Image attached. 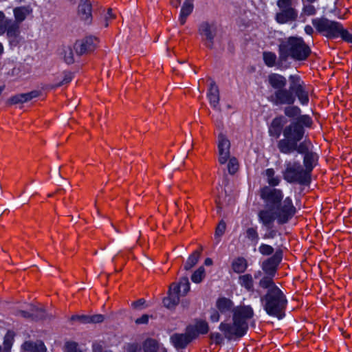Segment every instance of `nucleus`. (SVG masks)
<instances>
[{"label": "nucleus", "mask_w": 352, "mask_h": 352, "mask_svg": "<svg viewBox=\"0 0 352 352\" xmlns=\"http://www.w3.org/2000/svg\"><path fill=\"white\" fill-rule=\"evenodd\" d=\"M217 310H212L210 313V320L217 322L220 320V314L227 315L231 311L233 313L232 322H223L219 325V330L229 340L243 336L248 329V321L252 318L254 311L250 305H241L233 308L232 301L227 298L221 297L216 302Z\"/></svg>", "instance_id": "1"}, {"label": "nucleus", "mask_w": 352, "mask_h": 352, "mask_svg": "<svg viewBox=\"0 0 352 352\" xmlns=\"http://www.w3.org/2000/svg\"><path fill=\"white\" fill-rule=\"evenodd\" d=\"M283 139L278 142L277 147L279 151L284 154H291L294 151L305 152L309 146V140H305L298 144L305 134L302 125L292 122L283 130Z\"/></svg>", "instance_id": "2"}, {"label": "nucleus", "mask_w": 352, "mask_h": 352, "mask_svg": "<svg viewBox=\"0 0 352 352\" xmlns=\"http://www.w3.org/2000/svg\"><path fill=\"white\" fill-rule=\"evenodd\" d=\"M296 212L291 198L286 197L276 207L261 210L258 212V219L266 227H270L275 220L278 224H285L293 217Z\"/></svg>", "instance_id": "3"}, {"label": "nucleus", "mask_w": 352, "mask_h": 352, "mask_svg": "<svg viewBox=\"0 0 352 352\" xmlns=\"http://www.w3.org/2000/svg\"><path fill=\"white\" fill-rule=\"evenodd\" d=\"M310 53L309 47L300 37H289L279 45V58L282 60H286L288 57L296 60H304Z\"/></svg>", "instance_id": "4"}, {"label": "nucleus", "mask_w": 352, "mask_h": 352, "mask_svg": "<svg viewBox=\"0 0 352 352\" xmlns=\"http://www.w3.org/2000/svg\"><path fill=\"white\" fill-rule=\"evenodd\" d=\"M312 24L319 32L327 38H336L340 37L346 42L352 43V34L338 21L318 18L313 19Z\"/></svg>", "instance_id": "5"}, {"label": "nucleus", "mask_w": 352, "mask_h": 352, "mask_svg": "<svg viewBox=\"0 0 352 352\" xmlns=\"http://www.w3.org/2000/svg\"><path fill=\"white\" fill-rule=\"evenodd\" d=\"M264 309L270 315L281 318L283 311L287 305V299L279 288L267 291L266 294L261 298Z\"/></svg>", "instance_id": "6"}, {"label": "nucleus", "mask_w": 352, "mask_h": 352, "mask_svg": "<svg viewBox=\"0 0 352 352\" xmlns=\"http://www.w3.org/2000/svg\"><path fill=\"white\" fill-rule=\"evenodd\" d=\"M285 170L283 176L285 180L289 183L307 184L309 181L308 171L301 166L299 162L295 161H287L285 163Z\"/></svg>", "instance_id": "7"}, {"label": "nucleus", "mask_w": 352, "mask_h": 352, "mask_svg": "<svg viewBox=\"0 0 352 352\" xmlns=\"http://www.w3.org/2000/svg\"><path fill=\"white\" fill-rule=\"evenodd\" d=\"M278 11L276 14V20L278 23H286L295 21L297 11L292 6V0H278Z\"/></svg>", "instance_id": "8"}, {"label": "nucleus", "mask_w": 352, "mask_h": 352, "mask_svg": "<svg viewBox=\"0 0 352 352\" xmlns=\"http://www.w3.org/2000/svg\"><path fill=\"white\" fill-rule=\"evenodd\" d=\"M261 197L265 202L267 208H274L281 204L283 194L280 189L265 186L261 191Z\"/></svg>", "instance_id": "9"}, {"label": "nucleus", "mask_w": 352, "mask_h": 352, "mask_svg": "<svg viewBox=\"0 0 352 352\" xmlns=\"http://www.w3.org/2000/svg\"><path fill=\"white\" fill-rule=\"evenodd\" d=\"M19 25L16 22L6 16L4 13L0 11V35L6 34L10 40L15 39L19 34Z\"/></svg>", "instance_id": "10"}, {"label": "nucleus", "mask_w": 352, "mask_h": 352, "mask_svg": "<svg viewBox=\"0 0 352 352\" xmlns=\"http://www.w3.org/2000/svg\"><path fill=\"white\" fill-rule=\"evenodd\" d=\"M199 32L205 42V45L212 48L214 38L217 33V25L213 23L203 22L199 27Z\"/></svg>", "instance_id": "11"}, {"label": "nucleus", "mask_w": 352, "mask_h": 352, "mask_svg": "<svg viewBox=\"0 0 352 352\" xmlns=\"http://www.w3.org/2000/svg\"><path fill=\"white\" fill-rule=\"evenodd\" d=\"M271 102L276 105L288 104L294 103L296 97L292 91L285 88L275 91L270 98Z\"/></svg>", "instance_id": "12"}, {"label": "nucleus", "mask_w": 352, "mask_h": 352, "mask_svg": "<svg viewBox=\"0 0 352 352\" xmlns=\"http://www.w3.org/2000/svg\"><path fill=\"white\" fill-rule=\"evenodd\" d=\"M217 149L219 162L221 164H226L230 157V142L223 133L218 135Z\"/></svg>", "instance_id": "13"}, {"label": "nucleus", "mask_w": 352, "mask_h": 352, "mask_svg": "<svg viewBox=\"0 0 352 352\" xmlns=\"http://www.w3.org/2000/svg\"><path fill=\"white\" fill-rule=\"evenodd\" d=\"M283 258V253L277 250L275 254L262 263V269L266 275L274 276L278 265Z\"/></svg>", "instance_id": "14"}, {"label": "nucleus", "mask_w": 352, "mask_h": 352, "mask_svg": "<svg viewBox=\"0 0 352 352\" xmlns=\"http://www.w3.org/2000/svg\"><path fill=\"white\" fill-rule=\"evenodd\" d=\"M97 45V38L94 36H89L76 41L74 44V49L78 54L81 55L93 51Z\"/></svg>", "instance_id": "15"}, {"label": "nucleus", "mask_w": 352, "mask_h": 352, "mask_svg": "<svg viewBox=\"0 0 352 352\" xmlns=\"http://www.w3.org/2000/svg\"><path fill=\"white\" fill-rule=\"evenodd\" d=\"M287 122L286 118L283 116L274 118L269 126V135L275 138H278L280 135L283 126Z\"/></svg>", "instance_id": "16"}, {"label": "nucleus", "mask_w": 352, "mask_h": 352, "mask_svg": "<svg viewBox=\"0 0 352 352\" xmlns=\"http://www.w3.org/2000/svg\"><path fill=\"white\" fill-rule=\"evenodd\" d=\"M175 285H170L168 289V296L163 300L164 305L168 308L172 309L175 307L179 302L180 297L182 296L178 291H177Z\"/></svg>", "instance_id": "17"}, {"label": "nucleus", "mask_w": 352, "mask_h": 352, "mask_svg": "<svg viewBox=\"0 0 352 352\" xmlns=\"http://www.w3.org/2000/svg\"><path fill=\"white\" fill-rule=\"evenodd\" d=\"M170 342L177 349L185 348L191 341L192 338L188 333H175L170 336Z\"/></svg>", "instance_id": "18"}, {"label": "nucleus", "mask_w": 352, "mask_h": 352, "mask_svg": "<svg viewBox=\"0 0 352 352\" xmlns=\"http://www.w3.org/2000/svg\"><path fill=\"white\" fill-rule=\"evenodd\" d=\"M312 147V144L309 141V146L307 150L303 153H299L300 154H304V165L305 166L306 171L308 173L312 170L313 168L316 166L318 161V156L316 153L311 152L310 150Z\"/></svg>", "instance_id": "19"}, {"label": "nucleus", "mask_w": 352, "mask_h": 352, "mask_svg": "<svg viewBox=\"0 0 352 352\" xmlns=\"http://www.w3.org/2000/svg\"><path fill=\"white\" fill-rule=\"evenodd\" d=\"M78 13L80 19L87 23L91 19V6L88 0H80L78 5Z\"/></svg>", "instance_id": "20"}, {"label": "nucleus", "mask_w": 352, "mask_h": 352, "mask_svg": "<svg viewBox=\"0 0 352 352\" xmlns=\"http://www.w3.org/2000/svg\"><path fill=\"white\" fill-rule=\"evenodd\" d=\"M38 96L39 92L38 91H32L29 93L20 94L11 97L8 100V103H9L10 104L23 103L30 101L32 99L38 97Z\"/></svg>", "instance_id": "21"}, {"label": "nucleus", "mask_w": 352, "mask_h": 352, "mask_svg": "<svg viewBox=\"0 0 352 352\" xmlns=\"http://www.w3.org/2000/svg\"><path fill=\"white\" fill-rule=\"evenodd\" d=\"M210 105L217 109L219 103V91L217 85L214 81L210 84V87L207 94Z\"/></svg>", "instance_id": "22"}, {"label": "nucleus", "mask_w": 352, "mask_h": 352, "mask_svg": "<svg viewBox=\"0 0 352 352\" xmlns=\"http://www.w3.org/2000/svg\"><path fill=\"white\" fill-rule=\"evenodd\" d=\"M268 82L270 86L276 90L282 89L287 85L285 77L278 74H271L268 76Z\"/></svg>", "instance_id": "23"}, {"label": "nucleus", "mask_w": 352, "mask_h": 352, "mask_svg": "<svg viewBox=\"0 0 352 352\" xmlns=\"http://www.w3.org/2000/svg\"><path fill=\"white\" fill-rule=\"evenodd\" d=\"M32 8L28 6L15 8L13 10L15 19L14 22H16L17 25L19 26L20 23L23 21L26 17L32 13Z\"/></svg>", "instance_id": "24"}, {"label": "nucleus", "mask_w": 352, "mask_h": 352, "mask_svg": "<svg viewBox=\"0 0 352 352\" xmlns=\"http://www.w3.org/2000/svg\"><path fill=\"white\" fill-rule=\"evenodd\" d=\"M21 349L23 352H46L47 351L43 342L41 341L36 342H25L22 344Z\"/></svg>", "instance_id": "25"}, {"label": "nucleus", "mask_w": 352, "mask_h": 352, "mask_svg": "<svg viewBox=\"0 0 352 352\" xmlns=\"http://www.w3.org/2000/svg\"><path fill=\"white\" fill-rule=\"evenodd\" d=\"M193 8L194 0H185L179 17L181 25H184L186 23L187 17L192 12Z\"/></svg>", "instance_id": "26"}, {"label": "nucleus", "mask_w": 352, "mask_h": 352, "mask_svg": "<svg viewBox=\"0 0 352 352\" xmlns=\"http://www.w3.org/2000/svg\"><path fill=\"white\" fill-rule=\"evenodd\" d=\"M171 285L176 286L175 289L178 291L182 296H186L190 291V283L187 277H183L178 283H173Z\"/></svg>", "instance_id": "27"}, {"label": "nucleus", "mask_w": 352, "mask_h": 352, "mask_svg": "<svg viewBox=\"0 0 352 352\" xmlns=\"http://www.w3.org/2000/svg\"><path fill=\"white\" fill-rule=\"evenodd\" d=\"M248 267L247 261L243 257H238L235 258L232 263V268L236 273L244 272Z\"/></svg>", "instance_id": "28"}, {"label": "nucleus", "mask_w": 352, "mask_h": 352, "mask_svg": "<svg viewBox=\"0 0 352 352\" xmlns=\"http://www.w3.org/2000/svg\"><path fill=\"white\" fill-rule=\"evenodd\" d=\"M201 253V250H195L188 258L185 265L184 270H190L192 269L199 261Z\"/></svg>", "instance_id": "29"}, {"label": "nucleus", "mask_w": 352, "mask_h": 352, "mask_svg": "<svg viewBox=\"0 0 352 352\" xmlns=\"http://www.w3.org/2000/svg\"><path fill=\"white\" fill-rule=\"evenodd\" d=\"M290 82V90L292 91H296L306 85L298 75H291L289 78Z\"/></svg>", "instance_id": "30"}, {"label": "nucleus", "mask_w": 352, "mask_h": 352, "mask_svg": "<svg viewBox=\"0 0 352 352\" xmlns=\"http://www.w3.org/2000/svg\"><path fill=\"white\" fill-rule=\"evenodd\" d=\"M239 283L242 287H245L247 290H253L254 280L252 275L246 274L240 276L239 278Z\"/></svg>", "instance_id": "31"}, {"label": "nucleus", "mask_w": 352, "mask_h": 352, "mask_svg": "<svg viewBox=\"0 0 352 352\" xmlns=\"http://www.w3.org/2000/svg\"><path fill=\"white\" fill-rule=\"evenodd\" d=\"M273 277L274 276L268 275L265 276L259 281V286L263 289H267V291L273 290L274 288H279L274 284Z\"/></svg>", "instance_id": "32"}, {"label": "nucleus", "mask_w": 352, "mask_h": 352, "mask_svg": "<svg viewBox=\"0 0 352 352\" xmlns=\"http://www.w3.org/2000/svg\"><path fill=\"white\" fill-rule=\"evenodd\" d=\"M265 174L269 185L276 186L279 184L280 179L278 176L275 175V171L273 168H267Z\"/></svg>", "instance_id": "33"}, {"label": "nucleus", "mask_w": 352, "mask_h": 352, "mask_svg": "<svg viewBox=\"0 0 352 352\" xmlns=\"http://www.w3.org/2000/svg\"><path fill=\"white\" fill-rule=\"evenodd\" d=\"M296 96L298 97L300 102L302 105H306L309 102L308 90L306 86L303 88L295 91Z\"/></svg>", "instance_id": "34"}, {"label": "nucleus", "mask_w": 352, "mask_h": 352, "mask_svg": "<svg viewBox=\"0 0 352 352\" xmlns=\"http://www.w3.org/2000/svg\"><path fill=\"white\" fill-rule=\"evenodd\" d=\"M206 276L205 269L203 266L199 267L191 276V280L195 283H201Z\"/></svg>", "instance_id": "35"}, {"label": "nucleus", "mask_w": 352, "mask_h": 352, "mask_svg": "<svg viewBox=\"0 0 352 352\" xmlns=\"http://www.w3.org/2000/svg\"><path fill=\"white\" fill-rule=\"evenodd\" d=\"M263 60L268 67H274L276 60V55L271 52H264L263 54Z\"/></svg>", "instance_id": "36"}, {"label": "nucleus", "mask_w": 352, "mask_h": 352, "mask_svg": "<svg viewBox=\"0 0 352 352\" xmlns=\"http://www.w3.org/2000/svg\"><path fill=\"white\" fill-rule=\"evenodd\" d=\"M63 56L66 63L72 64L74 62L73 50L70 46H67L63 48Z\"/></svg>", "instance_id": "37"}, {"label": "nucleus", "mask_w": 352, "mask_h": 352, "mask_svg": "<svg viewBox=\"0 0 352 352\" xmlns=\"http://www.w3.org/2000/svg\"><path fill=\"white\" fill-rule=\"evenodd\" d=\"M300 112V109L296 106H288L284 109L285 115L289 118H298Z\"/></svg>", "instance_id": "38"}, {"label": "nucleus", "mask_w": 352, "mask_h": 352, "mask_svg": "<svg viewBox=\"0 0 352 352\" xmlns=\"http://www.w3.org/2000/svg\"><path fill=\"white\" fill-rule=\"evenodd\" d=\"M228 164V170L230 174H234L239 169V162L236 157H230Z\"/></svg>", "instance_id": "39"}, {"label": "nucleus", "mask_w": 352, "mask_h": 352, "mask_svg": "<svg viewBox=\"0 0 352 352\" xmlns=\"http://www.w3.org/2000/svg\"><path fill=\"white\" fill-rule=\"evenodd\" d=\"M293 122L298 123V124L302 125L303 128H304V126H307V127L310 126L312 123L311 119L310 118V117L309 116H307V115H302V116L300 115Z\"/></svg>", "instance_id": "40"}, {"label": "nucleus", "mask_w": 352, "mask_h": 352, "mask_svg": "<svg viewBox=\"0 0 352 352\" xmlns=\"http://www.w3.org/2000/svg\"><path fill=\"white\" fill-rule=\"evenodd\" d=\"M157 349V342L155 340H147L144 344L145 352H156Z\"/></svg>", "instance_id": "41"}, {"label": "nucleus", "mask_w": 352, "mask_h": 352, "mask_svg": "<svg viewBox=\"0 0 352 352\" xmlns=\"http://www.w3.org/2000/svg\"><path fill=\"white\" fill-rule=\"evenodd\" d=\"M246 236L251 241L254 242L255 244L258 243V232L254 228H249L246 230Z\"/></svg>", "instance_id": "42"}, {"label": "nucleus", "mask_w": 352, "mask_h": 352, "mask_svg": "<svg viewBox=\"0 0 352 352\" xmlns=\"http://www.w3.org/2000/svg\"><path fill=\"white\" fill-rule=\"evenodd\" d=\"M19 314L25 318H32L34 320H41L43 318V314H31L30 311H19Z\"/></svg>", "instance_id": "43"}, {"label": "nucleus", "mask_w": 352, "mask_h": 352, "mask_svg": "<svg viewBox=\"0 0 352 352\" xmlns=\"http://www.w3.org/2000/svg\"><path fill=\"white\" fill-rule=\"evenodd\" d=\"M259 252L265 256L270 255L274 252V248L269 245L262 243L258 248Z\"/></svg>", "instance_id": "44"}, {"label": "nucleus", "mask_w": 352, "mask_h": 352, "mask_svg": "<svg viewBox=\"0 0 352 352\" xmlns=\"http://www.w3.org/2000/svg\"><path fill=\"white\" fill-rule=\"evenodd\" d=\"M12 337L10 334H6L3 341V348L2 349L3 352H10L12 345Z\"/></svg>", "instance_id": "45"}, {"label": "nucleus", "mask_w": 352, "mask_h": 352, "mask_svg": "<svg viewBox=\"0 0 352 352\" xmlns=\"http://www.w3.org/2000/svg\"><path fill=\"white\" fill-rule=\"evenodd\" d=\"M196 329L199 333L204 334L208 331V325L207 322L204 321H200L197 322L196 325Z\"/></svg>", "instance_id": "46"}, {"label": "nucleus", "mask_w": 352, "mask_h": 352, "mask_svg": "<svg viewBox=\"0 0 352 352\" xmlns=\"http://www.w3.org/2000/svg\"><path fill=\"white\" fill-rule=\"evenodd\" d=\"M316 10L311 4L304 5L302 13L307 16L314 15L316 14Z\"/></svg>", "instance_id": "47"}, {"label": "nucleus", "mask_w": 352, "mask_h": 352, "mask_svg": "<svg viewBox=\"0 0 352 352\" xmlns=\"http://www.w3.org/2000/svg\"><path fill=\"white\" fill-rule=\"evenodd\" d=\"M67 352H82L78 348V345L76 342H69L65 344Z\"/></svg>", "instance_id": "48"}, {"label": "nucleus", "mask_w": 352, "mask_h": 352, "mask_svg": "<svg viewBox=\"0 0 352 352\" xmlns=\"http://www.w3.org/2000/svg\"><path fill=\"white\" fill-rule=\"evenodd\" d=\"M226 227V223L223 221H221L216 228L215 237H221L225 232Z\"/></svg>", "instance_id": "49"}, {"label": "nucleus", "mask_w": 352, "mask_h": 352, "mask_svg": "<svg viewBox=\"0 0 352 352\" xmlns=\"http://www.w3.org/2000/svg\"><path fill=\"white\" fill-rule=\"evenodd\" d=\"M90 318H91V316H86V315L73 316L71 318V319L72 320H78L82 323H90Z\"/></svg>", "instance_id": "50"}, {"label": "nucleus", "mask_w": 352, "mask_h": 352, "mask_svg": "<svg viewBox=\"0 0 352 352\" xmlns=\"http://www.w3.org/2000/svg\"><path fill=\"white\" fill-rule=\"evenodd\" d=\"M104 320V316L101 314H96L91 316L90 323H100Z\"/></svg>", "instance_id": "51"}, {"label": "nucleus", "mask_w": 352, "mask_h": 352, "mask_svg": "<svg viewBox=\"0 0 352 352\" xmlns=\"http://www.w3.org/2000/svg\"><path fill=\"white\" fill-rule=\"evenodd\" d=\"M210 338L213 342L220 344L223 342V337L219 333H213L210 335Z\"/></svg>", "instance_id": "52"}, {"label": "nucleus", "mask_w": 352, "mask_h": 352, "mask_svg": "<svg viewBox=\"0 0 352 352\" xmlns=\"http://www.w3.org/2000/svg\"><path fill=\"white\" fill-rule=\"evenodd\" d=\"M145 300L143 298H140L137 301H135L132 303V307L136 309H141L143 307V305L145 304Z\"/></svg>", "instance_id": "53"}, {"label": "nucleus", "mask_w": 352, "mask_h": 352, "mask_svg": "<svg viewBox=\"0 0 352 352\" xmlns=\"http://www.w3.org/2000/svg\"><path fill=\"white\" fill-rule=\"evenodd\" d=\"M31 314H43V318H45V311L42 308H38L34 305L30 306Z\"/></svg>", "instance_id": "54"}, {"label": "nucleus", "mask_w": 352, "mask_h": 352, "mask_svg": "<svg viewBox=\"0 0 352 352\" xmlns=\"http://www.w3.org/2000/svg\"><path fill=\"white\" fill-rule=\"evenodd\" d=\"M149 316L147 314L142 315L140 318L135 320L136 324H146L148 322Z\"/></svg>", "instance_id": "55"}, {"label": "nucleus", "mask_w": 352, "mask_h": 352, "mask_svg": "<svg viewBox=\"0 0 352 352\" xmlns=\"http://www.w3.org/2000/svg\"><path fill=\"white\" fill-rule=\"evenodd\" d=\"M72 74L69 73L66 74L64 76L63 80L57 86H60V85H63L65 84H67L72 80Z\"/></svg>", "instance_id": "56"}, {"label": "nucleus", "mask_w": 352, "mask_h": 352, "mask_svg": "<svg viewBox=\"0 0 352 352\" xmlns=\"http://www.w3.org/2000/svg\"><path fill=\"white\" fill-rule=\"evenodd\" d=\"M276 235V231L274 230H270L267 232H266L263 235V239H274Z\"/></svg>", "instance_id": "57"}, {"label": "nucleus", "mask_w": 352, "mask_h": 352, "mask_svg": "<svg viewBox=\"0 0 352 352\" xmlns=\"http://www.w3.org/2000/svg\"><path fill=\"white\" fill-rule=\"evenodd\" d=\"M305 31L307 34L311 35L313 33L314 30L310 25H306L305 28Z\"/></svg>", "instance_id": "58"}, {"label": "nucleus", "mask_w": 352, "mask_h": 352, "mask_svg": "<svg viewBox=\"0 0 352 352\" xmlns=\"http://www.w3.org/2000/svg\"><path fill=\"white\" fill-rule=\"evenodd\" d=\"M113 18V14L111 12V10L109 9L108 12H107V14L105 16V21H107L109 19H111Z\"/></svg>", "instance_id": "59"}, {"label": "nucleus", "mask_w": 352, "mask_h": 352, "mask_svg": "<svg viewBox=\"0 0 352 352\" xmlns=\"http://www.w3.org/2000/svg\"><path fill=\"white\" fill-rule=\"evenodd\" d=\"M204 264L207 266L212 265V260L210 258H207L204 261Z\"/></svg>", "instance_id": "60"}, {"label": "nucleus", "mask_w": 352, "mask_h": 352, "mask_svg": "<svg viewBox=\"0 0 352 352\" xmlns=\"http://www.w3.org/2000/svg\"><path fill=\"white\" fill-rule=\"evenodd\" d=\"M180 1L181 0H171L172 4L176 8L179 6V5L180 4Z\"/></svg>", "instance_id": "61"}, {"label": "nucleus", "mask_w": 352, "mask_h": 352, "mask_svg": "<svg viewBox=\"0 0 352 352\" xmlns=\"http://www.w3.org/2000/svg\"><path fill=\"white\" fill-rule=\"evenodd\" d=\"M3 47L2 44L0 43V54H1L3 53Z\"/></svg>", "instance_id": "62"}, {"label": "nucleus", "mask_w": 352, "mask_h": 352, "mask_svg": "<svg viewBox=\"0 0 352 352\" xmlns=\"http://www.w3.org/2000/svg\"><path fill=\"white\" fill-rule=\"evenodd\" d=\"M260 274H261V272H258V273L255 274V278H257L258 276H259Z\"/></svg>", "instance_id": "63"}, {"label": "nucleus", "mask_w": 352, "mask_h": 352, "mask_svg": "<svg viewBox=\"0 0 352 352\" xmlns=\"http://www.w3.org/2000/svg\"><path fill=\"white\" fill-rule=\"evenodd\" d=\"M309 3H313L316 0H307Z\"/></svg>", "instance_id": "64"}]
</instances>
